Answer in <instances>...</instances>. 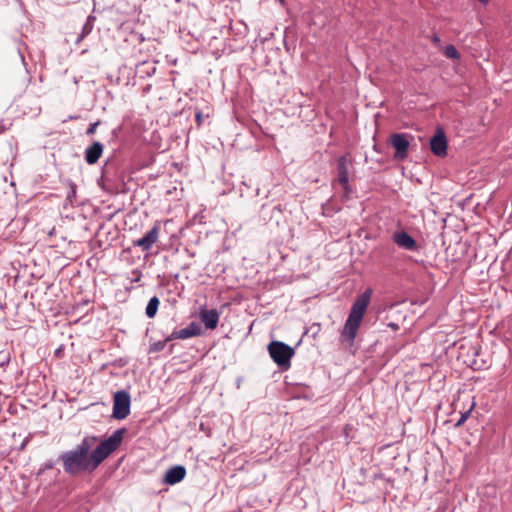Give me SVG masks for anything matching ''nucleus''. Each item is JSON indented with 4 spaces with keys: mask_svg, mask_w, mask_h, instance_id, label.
<instances>
[{
    "mask_svg": "<svg viewBox=\"0 0 512 512\" xmlns=\"http://www.w3.org/2000/svg\"><path fill=\"white\" fill-rule=\"evenodd\" d=\"M390 143L396 150L394 159L404 160L408 155L410 146L408 135L403 133H394L390 136Z\"/></svg>",
    "mask_w": 512,
    "mask_h": 512,
    "instance_id": "obj_5",
    "label": "nucleus"
},
{
    "mask_svg": "<svg viewBox=\"0 0 512 512\" xmlns=\"http://www.w3.org/2000/svg\"><path fill=\"white\" fill-rule=\"evenodd\" d=\"M201 332L200 325L196 322H191L187 327L173 331L171 335L167 337V340L188 339L199 336Z\"/></svg>",
    "mask_w": 512,
    "mask_h": 512,
    "instance_id": "obj_8",
    "label": "nucleus"
},
{
    "mask_svg": "<svg viewBox=\"0 0 512 512\" xmlns=\"http://www.w3.org/2000/svg\"><path fill=\"white\" fill-rule=\"evenodd\" d=\"M160 225H155L141 238L133 241V246L140 247L143 251H149L159 238Z\"/></svg>",
    "mask_w": 512,
    "mask_h": 512,
    "instance_id": "obj_6",
    "label": "nucleus"
},
{
    "mask_svg": "<svg viewBox=\"0 0 512 512\" xmlns=\"http://www.w3.org/2000/svg\"><path fill=\"white\" fill-rule=\"evenodd\" d=\"M69 192L67 193V200L72 202L73 198L76 196V185L73 182L69 183Z\"/></svg>",
    "mask_w": 512,
    "mask_h": 512,
    "instance_id": "obj_20",
    "label": "nucleus"
},
{
    "mask_svg": "<svg viewBox=\"0 0 512 512\" xmlns=\"http://www.w3.org/2000/svg\"><path fill=\"white\" fill-rule=\"evenodd\" d=\"M444 54L447 58H450V59H459L460 58V53L458 52V50L456 49V47L454 45H447L445 48H444Z\"/></svg>",
    "mask_w": 512,
    "mask_h": 512,
    "instance_id": "obj_16",
    "label": "nucleus"
},
{
    "mask_svg": "<svg viewBox=\"0 0 512 512\" xmlns=\"http://www.w3.org/2000/svg\"><path fill=\"white\" fill-rule=\"evenodd\" d=\"M392 240L400 248L405 249L407 251L418 250V244L416 240L406 231L401 230L394 232L392 235Z\"/></svg>",
    "mask_w": 512,
    "mask_h": 512,
    "instance_id": "obj_7",
    "label": "nucleus"
},
{
    "mask_svg": "<svg viewBox=\"0 0 512 512\" xmlns=\"http://www.w3.org/2000/svg\"><path fill=\"white\" fill-rule=\"evenodd\" d=\"M156 61H142L136 66V75L144 79L146 77H151L156 72Z\"/></svg>",
    "mask_w": 512,
    "mask_h": 512,
    "instance_id": "obj_14",
    "label": "nucleus"
},
{
    "mask_svg": "<svg viewBox=\"0 0 512 512\" xmlns=\"http://www.w3.org/2000/svg\"><path fill=\"white\" fill-rule=\"evenodd\" d=\"M85 37H87L86 35L83 34V32H81L78 37L76 38V41L75 43L76 44H79Z\"/></svg>",
    "mask_w": 512,
    "mask_h": 512,
    "instance_id": "obj_27",
    "label": "nucleus"
},
{
    "mask_svg": "<svg viewBox=\"0 0 512 512\" xmlns=\"http://www.w3.org/2000/svg\"><path fill=\"white\" fill-rule=\"evenodd\" d=\"M482 4H487L490 0H478Z\"/></svg>",
    "mask_w": 512,
    "mask_h": 512,
    "instance_id": "obj_29",
    "label": "nucleus"
},
{
    "mask_svg": "<svg viewBox=\"0 0 512 512\" xmlns=\"http://www.w3.org/2000/svg\"><path fill=\"white\" fill-rule=\"evenodd\" d=\"M471 411L468 410L466 411L465 413H462L461 414V417L459 418V420L456 422L455 426L456 427H460L461 425H463L465 423V421L468 419L469 415H470Z\"/></svg>",
    "mask_w": 512,
    "mask_h": 512,
    "instance_id": "obj_23",
    "label": "nucleus"
},
{
    "mask_svg": "<svg viewBox=\"0 0 512 512\" xmlns=\"http://www.w3.org/2000/svg\"><path fill=\"white\" fill-rule=\"evenodd\" d=\"M159 304L160 300L157 296H153L152 298H150L145 310V313L148 318H153L156 315Z\"/></svg>",
    "mask_w": 512,
    "mask_h": 512,
    "instance_id": "obj_15",
    "label": "nucleus"
},
{
    "mask_svg": "<svg viewBox=\"0 0 512 512\" xmlns=\"http://www.w3.org/2000/svg\"><path fill=\"white\" fill-rule=\"evenodd\" d=\"M28 442H29V438L27 437V438H25V439L23 440V442L21 443V445H20V450L25 449V447H26V445L28 444Z\"/></svg>",
    "mask_w": 512,
    "mask_h": 512,
    "instance_id": "obj_28",
    "label": "nucleus"
},
{
    "mask_svg": "<svg viewBox=\"0 0 512 512\" xmlns=\"http://www.w3.org/2000/svg\"><path fill=\"white\" fill-rule=\"evenodd\" d=\"M167 341L168 340L166 338L164 341H158V342L154 343L151 346V350L156 351V352L163 350Z\"/></svg>",
    "mask_w": 512,
    "mask_h": 512,
    "instance_id": "obj_22",
    "label": "nucleus"
},
{
    "mask_svg": "<svg viewBox=\"0 0 512 512\" xmlns=\"http://www.w3.org/2000/svg\"><path fill=\"white\" fill-rule=\"evenodd\" d=\"M95 20L96 18L94 16L90 15L87 17L86 22L84 23L81 31L84 35L88 36L92 32Z\"/></svg>",
    "mask_w": 512,
    "mask_h": 512,
    "instance_id": "obj_17",
    "label": "nucleus"
},
{
    "mask_svg": "<svg viewBox=\"0 0 512 512\" xmlns=\"http://www.w3.org/2000/svg\"><path fill=\"white\" fill-rule=\"evenodd\" d=\"M100 124V121H96V122H93V123H90L87 131H86V134L87 135H93L95 132H96V129L98 127V125Z\"/></svg>",
    "mask_w": 512,
    "mask_h": 512,
    "instance_id": "obj_24",
    "label": "nucleus"
},
{
    "mask_svg": "<svg viewBox=\"0 0 512 512\" xmlns=\"http://www.w3.org/2000/svg\"><path fill=\"white\" fill-rule=\"evenodd\" d=\"M104 146L99 141H94L90 146H88L85 150V161L89 165L95 164L101 157L103 153Z\"/></svg>",
    "mask_w": 512,
    "mask_h": 512,
    "instance_id": "obj_12",
    "label": "nucleus"
},
{
    "mask_svg": "<svg viewBox=\"0 0 512 512\" xmlns=\"http://www.w3.org/2000/svg\"><path fill=\"white\" fill-rule=\"evenodd\" d=\"M201 322L205 325L207 329L213 330L217 327L220 313L215 310H207V309H201L199 313Z\"/></svg>",
    "mask_w": 512,
    "mask_h": 512,
    "instance_id": "obj_11",
    "label": "nucleus"
},
{
    "mask_svg": "<svg viewBox=\"0 0 512 512\" xmlns=\"http://www.w3.org/2000/svg\"><path fill=\"white\" fill-rule=\"evenodd\" d=\"M343 191H344V194H343V197L348 200L350 198V195L353 193V189L351 187V185L349 184V180H347V184H340Z\"/></svg>",
    "mask_w": 512,
    "mask_h": 512,
    "instance_id": "obj_18",
    "label": "nucleus"
},
{
    "mask_svg": "<svg viewBox=\"0 0 512 512\" xmlns=\"http://www.w3.org/2000/svg\"><path fill=\"white\" fill-rule=\"evenodd\" d=\"M431 151L439 157L447 154V139L442 130L438 132L430 140Z\"/></svg>",
    "mask_w": 512,
    "mask_h": 512,
    "instance_id": "obj_9",
    "label": "nucleus"
},
{
    "mask_svg": "<svg viewBox=\"0 0 512 512\" xmlns=\"http://www.w3.org/2000/svg\"><path fill=\"white\" fill-rule=\"evenodd\" d=\"M433 41H434V42H439V38H438V36H434V37H433Z\"/></svg>",
    "mask_w": 512,
    "mask_h": 512,
    "instance_id": "obj_30",
    "label": "nucleus"
},
{
    "mask_svg": "<svg viewBox=\"0 0 512 512\" xmlns=\"http://www.w3.org/2000/svg\"><path fill=\"white\" fill-rule=\"evenodd\" d=\"M85 37H87L86 35L83 34V32H81L78 37L76 38V41L75 43L76 44H79Z\"/></svg>",
    "mask_w": 512,
    "mask_h": 512,
    "instance_id": "obj_26",
    "label": "nucleus"
},
{
    "mask_svg": "<svg viewBox=\"0 0 512 512\" xmlns=\"http://www.w3.org/2000/svg\"><path fill=\"white\" fill-rule=\"evenodd\" d=\"M195 119H196V122H197L198 126H200L202 124V121H203V114H202V112L200 110L196 111Z\"/></svg>",
    "mask_w": 512,
    "mask_h": 512,
    "instance_id": "obj_25",
    "label": "nucleus"
},
{
    "mask_svg": "<svg viewBox=\"0 0 512 512\" xmlns=\"http://www.w3.org/2000/svg\"><path fill=\"white\" fill-rule=\"evenodd\" d=\"M124 433V428L115 430L110 437L101 441L91 453V448L98 438L95 436L84 437L75 448L59 455L64 471L74 476L84 471L91 472L95 470L121 445Z\"/></svg>",
    "mask_w": 512,
    "mask_h": 512,
    "instance_id": "obj_1",
    "label": "nucleus"
},
{
    "mask_svg": "<svg viewBox=\"0 0 512 512\" xmlns=\"http://www.w3.org/2000/svg\"><path fill=\"white\" fill-rule=\"evenodd\" d=\"M349 160L346 156H341L337 160V179L339 184H347L349 180Z\"/></svg>",
    "mask_w": 512,
    "mask_h": 512,
    "instance_id": "obj_13",
    "label": "nucleus"
},
{
    "mask_svg": "<svg viewBox=\"0 0 512 512\" xmlns=\"http://www.w3.org/2000/svg\"><path fill=\"white\" fill-rule=\"evenodd\" d=\"M186 476V468L183 465H175L169 468L164 476V482L175 485L181 482Z\"/></svg>",
    "mask_w": 512,
    "mask_h": 512,
    "instance_id": "obj_10",
    "label": "nucleus"
},
{
    "mask_svg": "<svg viewBox=\"0 0 512 512\" xmlns=\"http://www.w3.org/2000/svg\"><path fill=\"white\" fill-rule=\"evenodd\" d=\"M371 294L372 290L367 289L355 299L341 332V342L348 343L349 345L354 343L361 321L369 305Z\"/></svg>",
    "mask_w": 512,
    "mask_h": 512,
    "instance_id": "obj_2",
    "label": "nucleus"
},
{
    "mask_svg": "<svg viewBox=\"0 0 512 512\" xmlns=\"http://www.w3.org/2000/svg\"><path fill=\"white\" fill-rule=\"evenodd\" d=\"M268 351L273 361L283 370H287L294 355V349L281 341H272L268 345Z\"/></svg>",
    "mask_w": 512,
    "mask_h": 512,
    "instance_id": "obj_3",
    "label": "nucleus"
},
{
    "mask_svg": "<svg viewBox=\"0 0 512 512\" xmlns=\"http://www.w3.org/2000/svg\"><path fill=\"white\" fill-rule=\"evenodd\" d=\"M142 278V272L139 269H134L131 271L130 282L138 283Z\"/></svg>",
    "mask_w": 512,
    "mask_h": 512,
    "instance_id": "obj_19",
    "label": "nucleus"
},
{
    "mask_svg": "<svg viewBox=\"0 0 512 512\" xmlns=\"http://www.w3.org/2000/svg\"><path fill=\"white\" fill-rule=\"evenodd\" d=\"M131 397L125 390H119L113 397V417L118 420L125 419L130 414Z\"/></svg>",
    "mask_w": 512,
    "mask_h": 512,
    "instance_id": "obj_4",
    "label": "nucleus"
},
{
    "mask_svg": "<svg viewBox=\"0 0 512 512\" xmlns=\"http://www.w3.org/2000/svg\"><path fill=\"white\" fill-rule=\"evenodd\" d=\"M55 463L53 461H47L41 465L37 475H41L45 470L52 469Z\"/></svg>",
    "mask_w": 512,
    "mask_h": 512,
    "instance_id": "obj_21",
    "label": "nucleus"
}]
</instances>
